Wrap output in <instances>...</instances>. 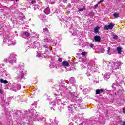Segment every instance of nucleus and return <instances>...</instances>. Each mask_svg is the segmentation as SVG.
<instances>
[{
  "label": "nucleus",
  "mask_w": 125,
  "mask_h": 125,
  "mask_svg": "<svg viewBox=\"0 0 125 125\" xmlns=\"http://www.w3.org/2000/svg\"><path fill=\"white\" fill-rule=\"evenodd\" d=\"M35 1H36V0H32V1H31L32 4H33L35 3Z\"/></svg>",
  "instance_id": "09e8293b"
},
{
  "label": "nucleus",
  "mask_w": 125,
  "mask_h": 125,
  "mask_svg": "<svg viewBox=\"0 0 125 125\" xmlns=\"http://www.w3.org/2000/svg\"><path fill=\"white\" fill-rule=\"evenodd\" d=\"M68 108L69 109V110H70L71 111L72 108H70V107L68 106Z\"/></svg>",
  "instance_id": "13d9d810"
},
{
  "label": "nucleus",
  "mask_w": 125,
  "mask_h": 125,
  "mask_svg": "<svg viewBox=\"0 0 125 125\" xmlns=\"http://www.w3.org/2000/svg\"><path fill=\"white\" fill-rule=\"evenodd\" d=\"M83 10H86V9L85 8V7H83L82 8H80L78 9V12L83 11Z\"/></svg>",
  "instance_id": "c85d7f7f"
},
{
  "label": "nucleus",
  "mask_w": 125,
  "mask_h": 125,
  "mask_svg": "<svg viewBox=\"0 0 125 125\" xmlns=\"http://www.w3.org/2000/svg\"><path fill=\"white\" fill-rule=\"evenodd\" d=\"M22 19H25V17H22L21 19H20V20H22Z\"/></svg>",
  "instance_id": "603ef678"
},
{
  "label": "nucleus",
  "mask_w": 125,
  "mask_h": 125,
  "mask_svg": "<svg viewBox=\"0 0 125 125\" xmlns=\"http://www.w3.org/2000/svg\"><path fill=\"white\" fill-rule=\"evenodd\" d=\"M63 2H65V3L67 2V0H63Z\"/></svg>",
  "instance_id": "680f3d73"
},
{
  "label": "nucleus",
  "mask_w": 125,
  "mask_h": 125,
  "mask_svg": "<svg viewBox=\"0 0 125 125\" xmlns=\"http://www.w3.org/2000/svg\"><path fill=\"white\" fill-rule=\"evenodd\" d=\"M123 125H125V121L123 122Z\"/></svg>",
  "instance_id": "052dcab7"
},
{
  "label": "nucleus",
  "mask_w": 125,
  "mask_h": 125,
  "mask_svg": "<svg viewBox=\"0 0 125 125\" xmlns=\"http://www.w3.org/2000/svg\"><path fill=\"white\" fill-rule=\"evenodd\" d=\"M45 125H51L50 123H46Z\"/></svg>",
  "instance_id": "864d4df0"
},
{
  "label": "nucleus",
  "mask_w": 125,
  "mask_h": 125,
  "mask_svg": "<svg viewBox=\"0 0 125 125\" xmlns=\"http://www.w3.org/2000/svg\"><path fill=\"white\" fill-rule=\"evenodd\" d=\"M32 105H34V106L35 105V104H32Z\"/></svg>",
  "instance_id": "0e129e2a"
},
{
  "label": "nucleus",
  "mask_w": 125,
  "mask_h": 125,
  "mask_svg": "<svg viewBox=\"0 0 125 125\" xmlns=\"http://www.w3.org/2000/svg\"><path fill=\"white\" fill-rule=\"evenodd\" d=\"M101 41V37L100 36L96 35L94 37V40L93 42H99Z\"/></svg>",
  "instance_id": "1a4fd4ad"
},
{
  "label": "nucleus",
  "mask_w": 125,
  "mask_h": 125,
  "mask_svg": "<svg viewBox=\"0 0 125 125\" xmlns=\"http://www.w3.org/2000/svg\"><path fill=\"white\" fill-rule=\"evenodd\" d=\"M58 61H59V62H62V58H59L58 59Z\"/></svg>",
  "instance_id": "37998d69"
},
{
  "label": "nucleus",
  "mask_w": 125,
  "mask_h": 125,
  "mask_svg": "<svg viewBox=\"0 0 125 125\" xmlns=\"http://www.w3.org/2000/svg\"><path fill=\"white\" fill-rule=\"evenodd\" d=\"M55 106H56V103L54 102H52L50 104V108H51V110H52V108H55Z\"/></svg>",
  "instance_id": "2eb2a0df"
},
{
  "label": "nucleus",
  "mask_w": 125,
  "mask_h": 125,
  "mask_svg": "<svg viewBox=\"0 0 125 125\" xmlns=\"http://www.w3.org/2000/svg\"><path fill=\"white\" fill-rule=\"evenodd\" d=\"M89 46L90 47H91V48H93V47H94V45L92 43H90L89 44Z\"/></svg>",
  "instance_id": "58836bf2"
},
{
  "label": "nucleus",
  "mask_w": 125,
  "mask_h": 125,
  "mask_svg": "<svg viewBox=\"0 0 125 125\" xmlns=\"http://www.w3.org/2000/svg\"><path fill=\"white\" fill-rule=\"evenodd\" d=\"M82 55H83V56H84V55H85L86 54V52H82L81 53Z\"/></svg>",
  "instance_id": "ea45409f"
},
{
  "label": "nucleus",
  "mask_w": 125,
  "mask_h": 125,
  "mask_svg": "<svg viewBox=\"0 0 125 125\" xmlns=\"http://www.w3.org/2000/svg\"><path fill=\"white\" fill-rule=\"evenodd\" d=\"M3 38V43H5L8 46H10V45H15L16 42L15 41H10V37L9 36L4 35Z\"/></svg>",
  "instance_id": "20e7f679"
},
{
  "label": "nucleus",
  "mask_w": 125,
  "mask_h": 125,
  "mask_svg": "<svg viewBox=\"0 0 125 125\" xmlns=\"http://www.w3.org/2000/svg\"><path fill=\"white\" fill-rule=\"evenodd\" d=\"M63 67H69V62H68L64 61L62 62Z\"/></svg>",
  "instance_id": "dca6fc26"
},
{
  "label": "nucleus",
  "mask_w": 125,
  "mask_h": 125,
  "mask_svg": "<svg viewBox=\"0 0 125 125\" xmlns=\"http://www.w3.org/2000/svg\"><path fill=\"white\" fill-rule=\"evenodd\" d=\"M18 0H16V1H18Z\"/></svg>",
  "instance_id": "e2e57ef3"
},
{
  "label": "nucleus",
  "mask_w": 125,
  "mask_h": 125,
  "mask_svg": "<svg viewBox=\"0 0 125 125\" xmlns=\"http://www.w3.org/2000/svg\"><path fill=\"white\" fill-rule=\"evenodd\" d=\"M40 46V43L35 41L33 43V48H37Z\"/></svg>",
  "instance_id": "9d476101"
},
{
  "label": "nucleus",
  "mask_w": 125,
  "mask_h": 125,
  "mask_svg": "<svg viewBox=\"0 0 125 125\" xmlns=\"http://www.w3.org/2000/svg\"><path fill=\"white\" fill-rule=\"evenodd\" d=\"M117 51L118 52V54H121L122 53V48L118 47L117 48Z\"/></svg>",
  "instance_id": "b1692460"
},
{
  "label": "nucleus",
  "mask_w": 125,
  "mask_h": 125,
  "mask_svg": "<svg viewBox=\"0 0 125 125\" xmlns=\"http://www.w3.org/2000/svg\"><path fill=\"white\" fill-rule=\"evenodd\" d=\"M114 17H115V18H117L118 17H119V13H115L113 15Z\"/></svg>",
  "instance_id": "f704fd0d"
},
{
  "label": "nucleus",
  "mask_w": 125,
  "mask_h": 125,
  "mask_svg": "<svg viewBox=\"0 0 125 125\" xmlns=\"http://www.w3.org/2000/svg\"><path fill=\"white\" fill-rule=\"evenodd\" d=\"M99 30V27L97 26L96 27H95L94 30L95 34H97V33H98Z\"/></svg>",
  "instance_id": "393cba45"
},
{
  "label": "nucleus",
  "mask_w": 125,
  "mask_h": 125,
  "mask_svg": "<svg viewBox=\"0 0 125 125\" xmlns=\"http://www.w3.org/2000/svg\"><path fill=\"white\" fill-rule=\"evenodd\" d=\"M52 41V40L51 39V38L49 36L47 35L45 37L44 42H45V43H50Z\"/></svg>",
  "instance_id": "0eeeda50"
},
{
  "label": "nucleus",
  "mask_w": 125,
  "mask_h": 125,
  "mask_svg": "<svg viewBox=\"0 0 125 125\" xmlns=\"http://www.w3.org/2000/svg\"><path fill=\"white\" fill-rule=\"evenodd\" d=\"M102 2H103V0H100L98 3H102Z\"/></svg>",
  "instance_id": "5fc2aeb1"
},
{
  "label": "nucleus",
  "mask_w": 125,
  "mask_h": 125,
  "mask_svg": "<svg viewBox=\"0 0 125 125\" xmlns=\"http://www.w3.org/2000/svg\"><path fill=\"white\" fill-rule=\"evenodd\" d=\"M68 8H71V4H69L67 6Z\"/></svg>",
  "instance_id": "8fccbe9b"
},
{
  "label": "nucleus",
  "mask_w": 125,
  "mask_h": 125,
  "mask_svg": "<svg viewBox=\"0 0 125 125\" xmlns=\"http://www.w3.org/2000/svg\"><path fill=\"white\" fill-rule=\"evenodd\" d=\"M1 106H7L9 105V103H7V102L5 101L4 100H2L1 102Z\"/></svg>",
  "instance_id": "9b49d317"
},
{
  "label": "nucleus",
  "mask_w": 125,
  "mask_h": 125,
  "mask_svg": "<svg viewBox=\"0 0 125 125\" xmlns=\"http://www.w3.org/2000/svg\"><path fill=\"white\" fill-rule=\"evenodd\" d=\"M26 114H30V116L29 117V121H42L43 122H45L46 119L42 116H40L36 110L33 108H30L28 111H25Z\"/></svg>",
  "instance_id": "f257e3e1"
},
{
  "label": "nucleus",
  "mask_w": 125,
  "mask_h": 125,
  "mask_svg": "<svg viewBox=\"0 0 125 125\" xmlns=\"http://www.w3.org/2000/svg\"><path fill=\"white\" fill-rule=\"evenodd\" d=\"M69 81L72 84H75L76 83V79L74 77H71Z\"/></svg>",
  "instance_id": "4468645a"
},
{
  "label": "nucleus",
  "mask_w": 125,
  "mask_h": 125,
  "mask_svg": "<svg viewBox=\"0 0 125 125\" xmlns=\"http://www.w3.org/2000/svg\"><path fill=\"white\" fill-rule=\"evenodd\" d=\"M71 95H72V97H75V96H76L75 93L74 92L72 93L71 94Z\"/></svg>",
  "instance_id": "a18cd8bd"
},
{
  "label": "nucleus",
  "mask_w": 125,
  "mask_h": 125,
  "mask_svg": "<svg viewBox=\"0 0 125 125\" xmlns=\"http://www.w3.org/2000/svg\"><path fill=\"white\" fill-rule=\"evenodd\" d=\"M16 56H17L15 54H12L10 55L9 57L7 59L9 64H13V63L16 62Z\"/></svg>",
  "instance_id": "423d86ee"
},
{
  "label": "nucleus",
  "mask_w": 125,
  "mask_h": 125,
  "mask_svg": "<svg viewBox=\"0 0 125 125\" xmlns=\"http://www.w3.org/2000/svg\"><path fill=\"white\" fill-rule=\"evenodd\" d=\"M43 32L44 33L47 35V36H48V35L49 34V31L48 30V29L47 28H44Z\"/></svg>",
  "instance_id": "f3484780"
},
{
  "label": "nucleus",
  "mask_w": 125,
  "mask_h": 125,
  "mask_svg": "<svg viewBox=\"0 0 125 125\" xmlns=\"http://www.w3.org/2000/svg\"><path fill=\"white\" fill-rule=\"evenodd\" d=\"M15 90H19L21 89V85L17 84L15 86Z\"/></svg>",
  "instance_id": "aec40b11"
},
{
  "label": "nucleus",
  "mask_w": 125,
  "mask_h": 125,
  "mask_svg": "<svg viewBox=\"0 0 125 125\" xmlns=\"http://www.w3.org/2000/svg\"><path fill=\"white\" fill-rule=\"evenodd\" d=\"M88 16H90V17H93L94 16V13L91 12L89 13Z\"/></svg>",
  "instance_id": "c756f323"
},
{
  "label": "nucleus",
  "mask_w": 125,
  "mask_h": 125,
  "mask_svg": "<svg viewBox=\"0 0 125 125\" xmlns=\"http://www.w3.org/2000/svg\"><path fill=\"white\" fill-rule=\"evenodd\" d=\"M2 31H3V28L0 26V33L2 32ZM1 35V34L0 33V35Z\"/></svg>",
  "instance_id": "79ce46f5"
},
{
  "label": "nucleus",
  "mask_w": 125,
  "mask_h": 125,
  "mask_svg": "<svg viewBox=\"0 0 125 125\" xmlns=\"http://www.w3.org/2000/svg\"><path fill=\"white\" fill-rule=\"evenodd\" d=\"M81 62L82 63H85V62H86V60H85L84 59H82Z\"/></svg>",
  "instance_id": "4c0bfd02"
},
{
  "label": "nucleus",
  "mask_w": 125,
  "mask_h": 125,
  "mask_svg": "<svg viewBox=\"0 0 125 125\" xmlns=\"http://www.w3.org/2000/svg\"><path fill=\"white\" fill-rule=\"evenodd\" d=\"M105 49H104V48H102L100 49V52L101 53H104V52H105Z\"/></svg>",
  "instance_id": "7c9ffc66"
},
{
  "label": "nucleus",
  "mask_w": 125,
  "mask_h": 125,
  "mask_svg": "<svg viewBox=\"0 0 125 125\" xmlns=\"http://www.w3.org/2000/svg\"><path fill=\"white\" fill-rule=\"evenodd\" d=\"M121 79V82H122V81H123V79H125V75H123L122 76V77H120Z\"/></svg>",
  "instance_id": "a19ab883"
},
{
  "label": "nucleus",
  "mask_w": 125,
  "mask_h": 125,
  "mask_svg": "<svg viewBox=\"0 0 125 125\" xmlns=\"http://www.w3.org/2000/svg\"><path fill=\"white\" fill-rule=\"evenodd\" d=\"M85 91H86V89H85L83 90V92H85Z\"/></svg>",
  "instance_id": "4d7b16f0"
},
{
  "label": "nucleus",
  "mask_w": 125,
  "mask_h": 125,
  "mask_svg": "<svg viewBox=\"0 0 125 125\" xmlns=\"http://www.w3.org/2000/svg\"><path fill=\"white\" fill-rule=\"evenodd\" d=\"M96 69H97V67H96V64L88 65V72L86 73V75H87V76L91 75L92 72H95V70H96Z\"/></svg>",
  "instance_id": "39448f33"
},
{
  "label": "nucleus",
  "mask_w": 125,
  "mask_h": 125,
  "mask_svg": "<svg viewBox=\"0 0 125 125\" xmlns=\"http://www.w3.org/2000/svg\"><path fill=\"white\" fill-rule=\"evenodd\" d=\"M107 53V54H109L110 55H111V54H112V52L111 51H110V47H108Z\"/></svg>",
  "instance_id": "72a5a7b5"
},
{
  "label": "nucleus",
  "mask_w": 125,
  "mask_h": 125,
  "mask_svg": "<svg viewBox=\"0 0 125 125\" xmlns=\"http://www.w3.org/2000/svg\"><path fill=\"white\" fill-rule=\"evenodd\" d=\"M40 18L42 21H45V16L44 15L40 14Z\"/></svg>",
  "instance_id": "412c9836"
},
{
  "label": "nucleus",
  "mask_w": 125,
  "mask_h": 125,
  "mask_svg": "<svg viewBox=\"0 0 125 125\" xmlns=\"http://www.w3.org/2000/svg\"><path fill=\"white\" fill-rule=\"evenodd\" d=\"M41 55H41V54L38 53V54H37V55L36 56H37V57H41Z\"/></svg>",
  "instance_id": "49530a36"
},
{
  "label": "nucleus",
  "mask_w": 125,
  "mask_h": 125,
  "mask_svg": "<svg viewBox=\"0 0 125 125\" xmlns=\"http://www.w3.org/2000/svg\"><path fill=\"white\" fill-rule=\"evenodd\" d=\"M54 95H55V96L56 97V99H57V100H58V101L59 102H61V100L59 98H60V96H61V95H56L55 94Z\"/></svg>",
  "instance_id": "5701e85b"
},
{
  "label": "nucleus",
  "mask_w": 125,
  "mask_h": 125,
  "mask_svg": "<svg viewBox=\"0 0 125 125\" xmlns=\"http://www.w3.org/2000/svg\"><path fill=\"white\" fill-rule=\"evenodd\" d=\"M68 125H74L73 123H70Z\"/></svg>",
  "instance_id": "6e6d98bb"
},
{
  "label": "nucleus",
  "mask_w": 125,
  "mask_h": 125,
  "mask_svg": "<svg viewBox=\"0 0 125 125\" xmlns=\"http://www.w3.org/2000/svg\"><path fill=\"white\" fill-rule=\"evenodd\" d=\"M5 76H9V74L7 72H5Z\"/></svg>",
  "instance_id": "de8ad7c7"
},
{
  "label": "nucleus",
  "mask_w": 125,
  "mask_h": 125,
  "mask_svg": "<svg viewBox=\"0 0 125 125\" xmlns=\"http://www.w3.org/2000/svg\"><path fill=\"white\" fill-rule=\"evenodd\" d=\"M98 6V4H97L96 5H95L94 6V9H96V8H97V7Z\"/></svg>",
  "instance_id": "c03bdc74"
},
{
  "label": "nucleus",
  "mask_w": 125,
  "mask_h": 125,
  "mask_svg": "<svg viewBox=\"0 0 125 125\" xmlns=\"http://www.w3.org/2000/svg\"><path fill=\"white\" fill-rule=\"evenodd\" d=\"M114 26L115 25L113 24V23H110L108 25H105L104 30H112L114 28Z\"/></svg>",
  "instance_id": "6e6552de"
},
{
  "label": "nucleus",
  "mask_w": 125,
  "mask_h": 125,
  "mask_svg": "<svg viewBox=\"0 0 125 125\" xmlns=\"http://www.w3.org/2000/svg\"><path fill=\"white\" fill-rule=\"evenodd\" d=\"M0 82L1 83H4L5 84H6V83H8V81L7 80H4L3 79H1L0 80Z\"/></svg>",
  "instance_id": "4be33fe9"
},
{
  "label": "nucleus",
  "mask_w": 125,
  "mask_h": 125,
  "mask_svg": "<svg viewBox=\"0 0 125 125\" xmlns=\"http://www.w3.org/2000/svg\"><path fill=\"white\" fill-rule=\"evenodd\" d=\"M22 36L23 38H26V37H30V36H31V34H30V33L27 31H24L22 33Z\"/></svg>",
  "instance_id": "f8f14e48"
},
{
  "label": "nucleus",
  "mask_w": 125,
  "mask_h": 125,
  "mask_svg": "<svg viewBox=\"0 0 125 125\" xmlns=\"http://www.w3.org/2000/svg\"><path fill=\"white\" fill-rule=\"evenodd\" d=\"M94 119H95L94 117L91 118V121H92V120H94Z\"/></svg>",
  "instance_id": "bf43d9fd"
},
{
  "label": "nucleus",
  "mask_w": 125,
  "mask_h": 125,
  "mask_svg": "<svg viewBox=\"0 0 125 125\" xmlns=\"http://www.w3.org/2000/svg\"><path fill=\"white\" fill-rule=\"evenodd\" d=\"M41 47L42 48H48V46L47 45L42 44L41 45Z\"/></svg>",
  "instance_id": "2f4dec72"
},
{
  "label": "nucleus",
  "mask_w": 125,
  "mask_h": 125,
  "mask_svg": "<svg viewBox=\"0 0 125 125\" xmlns=\"http://www.w3.org/2000/svg\"><path fill=\"white\" fill-rule=\"evenodd\" d=\"M52 44H53V46L56 45L57 44V40H54L52 41Z\"/></svg>",
  "instance_id": "a878e982"
},
{
  "label": "nucleus",
  "mask_w": 125,
  "mask_h": 125,
  "mask_svg": "<svg viewBox=\"0 0 125 125\" xmlns=\"http://www.w3.org/2000/svg\"><path fill=\"white\" fill-rule=\"evenodd\" d=\"M109 78H110V73H105L103 77L104 80H105V81H107L108 79H109Z\"/></svg>",
  "instance_id": "ddd939ff"
},
{
  "label": "nucleus",
  "mask_w": 125,
  "mask_h": 125,
  "mask_svg": "<svg viewBox=\"0 0 125 125\" xmlns=\"http://www.w3.org/2000/svg\"><path fill=\"white\" fill-rule=\"evenodd\" d=\"M67 90V88L65 87H61L59 89V90H61V91H66Z\"/></svg>",
  "instance_id": "bb28decb"
},
{
  "label": "nucleus",
  "mask_w": 125,
  "mask_h": 125,
  "mask_svg": "<svg viewBox=\"0 0 125 125\" xmlns=\"http://www.w3.org/2000/svg\"><path fill=\"white\" fill-rule=\"evenodd\" d=\"M120 92H122V91H121V90H120Z\"/></svg>",
  "instance_id": "338daca9"
},
{
  "label": "nucleus",
  "mask_w": 125,
  "mask_h": 125,
  "mask_svg": "<svg viewBox=\"0 0 125 125\" xmlns=\"http://www.w3.org/2000/svg\"><path fill=\"white\" fill-rule=\"evenodd\" d=\"M4 62H5V60H4Z\"/></svg>",
  "instance_id": "69168bd1"
},
{
  "label": "nucleus",
  "mask_w": 125,
  "mask_h": 125,
  "mask_svg": "<svg viewBox=\"0 0 125 125\" xmlns=\"http://www.w3.org/2000/svg\"><path fill=\"white\" fill-rule=\"evenodd\" d=\"M117 85H118V82H116L115 83H113V85H112V88H114V87H114V86H117Z\"/></svg>",
  "instance_id": "473e14b6"
},
{
  "label": "nucleus",
  "mask_w": 125,
  "mask_h": 125,
  "mask_svg": "<svg viewBox=\"0 0 125 125\" xmlns=\"http://www.w3.org/2000/svg\"><path fill=\"white\" fill-rule=\"evenodd\" d=\"M113 38L114 40H118V38L119 37H118L117 35H113Z\"/></svg>",
  "instance_id": "e433bc0d"
},
{
  "label": "nucleus",
  "mask_w": 125,
  "mask_h": 125,
  "mask_svg": "<svg viewBox=\"0 0 125 125\" xmlns=\"http://www.w3.org/2000/svg\"><path fill=\"white\" fill-rule=\"evenodd\" d=\"M121 61L116 62H112V63H109V66L110 65L111 71H112V73H114V75L118 77L117 72L119 71L121 69Z\"/></svg>",
  "instance_id": "f03ea898"
},
{
  "label": "nucleus",
  "mask_w": 125,
  "mask_h": 125,
  "mask_svg": "<svg viewBox=\"0 0 125 125\" xmlns=\"http://www.w3.org/2000/svg\"><path fill=\"white\" fill-rule=\"evenodd\" d=\"M104 91L103 89H97L96 90V94H100V93H102Z\"/></svg>",
  "instance_id": "6ab92c4d"
},
{
  "label": "nucleus",
  "mask_w": 125,
  "mask_h": 125,
  "mask_svg": "<svg viewBox=\"0 0 125 125\" xmlns=\"http://www.w3.org/2000/svg\"><path fill=\"white\" fill-rule=\"evenodd\" d=\"M44 12L45 13V14H49V13H50V10L49 9V8L47 7L46 9H45L44 10Z\"/></svg>",
  "instance_id": "a211bd4d"
},
{
  "label": "nucleus",
  "mask_w": 125,
  "mask_h": 125,
  "mask_svg": "<svg viewBox=\"0 0 125 125\" xmlns=\"http://www.w3.org/2000/svg\"><path fill=\"white\" fill-rule=\"evenodd\" d=\"M50 122L52 123V125H58V124H57V123H56V120H54V121L53 120L50 119Z\"/></svg>",
  "instance_id": "cd10ccee"
},
{
  "label": "nucleus",
  "mask_w": 125,
  "mask_h": 125,
  "mask_svg": "<svg viewBox=\"0 0 125 125\" xmlns=\"http://www.w3.org/2000/svg\"><path fill=\"white\" fill-rule=\"evenodd\" d=\"M26 73H27V71L24 69L23 67L18 68L17 70V81H21L22 79H24Z\"/></svg>",
  "instance_id": "7ed1b4c3"
},
{
  "label": "nucleus",
  "mask_w": 125,
  "mask_h": 125,
  "mask_svg": "<svg viewBox=\"0 0 125 125\" xmlns=\"http://www.w3.org/2000/svg\"><path fill=\"white\" fill-rule=\"evenodd\" d=\"M32 36L33 37H34V38H36L37 39L39 38V34H38L34 33V35L32 34Z\"/></svg>",
  "instance_id": "c9c22d12"
},
{
  "label": "nucleus",
  "mask_w": 125,
  "mask_h": 125,
  "mask_svg": "<svg viewBox=\"0 0 125 125\" xmlns=\"http://www.w3.org/2000/svg\"><path fill=\"white\" fill-rule=\"evenodd\" d=\"M123 113H124V114H125V108H124V109H123Z\"/></svg>",
  "instance_id": "3c124183"
}]
</instances>
